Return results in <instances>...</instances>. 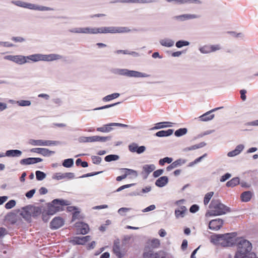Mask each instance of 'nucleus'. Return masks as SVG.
Segmentation results:
<instances>
[{
    "mask_svg": "<svg viewBox=\"0 0 258 258\" xmlns=\"http://www.w3.org/2000/svg\"><path fill=\"white\" fill-rule=\"evenodd\" d=\"M210 216H218L226 214L230 211L229 208L222 204L219 200H213L209 206Z\"/></svg>",
    "mask_w": 258,
    "mask_h": 258,
    "instance_id": "nucleus-1",
    "label": "nucleus"
},
{
    "mask_svg": "<svg viewBox=\"0 0 258 258\" xmlns=\"http://www.w3.org/2000/svg\"><path fill=\"white\" fill-rule=\"evenodd\" d=\"M70 204V202L67 200L55 199L47 206L46 214L49 215H53L56 212L63 210V207Z\"/></svg>",
    "mask_w": 258,
    "mask_h": 258,
    "instance_id": "nucleus-2",
    "label": "nucleus"
},
{
    "mask_svg": "<svg viewBox=\"0 0 258 258\" xmlns=\"http://www.w3.org/2000/svg\"><path fill=\"white\" fill-rule=\"evenodd\" d=\"M61 56L58 54H35L27 56V60H30L34 62L42 61H53L60 59Z\"/></svg>",
    "mask_w": 258,
    "mask_h": 258,
    "instance_id": "nucleus-3",
    "label": "nucleus"
},
{
    "mask_svg": "<svg viewBox=\"0 0 258 258\" xmlns=\"http://www.w3.org/2000/svg\"><path fill=\"white\" fill-rule=\"evenodd\" d=\"M212 239L215 243L223 246H229L232 244L233 239L230 234H217L213 236Z\"/></svg>",
    "mask_w": 258,
    "mask_h": 258,
    "instance_id": "nucleus-4",
    "label": "nucleus"
},
{
    "mask_svg": "<svg viewBox=\"0 0 258 258\" xmlns=\"http://www.w3.org/2000/svg\"><path fill=\"white\" fill-rule=\"evenodd\" d=\"M130 31V29L125 27H104L98 28V33H124Z\"/></svg>",
    "mask_w": 258,
    "mask_h": 258,
    "instance_id": "nucleus-5",
    "label": "nucleus"
},
{
    "mask_svg": "<svg viewBox=\"0 0 258 258\" xmlns=\"http://www.w3.org/2000/svg\"><path fill=\"white\" fill-rule=\"evenodd\" d=\"M13 3L17 6L24 8H27L30 10L38 11H50L52 10L49 7L39 6L33 4L25 3L21 1H17L13 2Z\"/></svg>",
    "mask_w": 258,
    "mask_h": 258,
    "instance_id": "nucleus-6",
    "label": "nucleus"
},
{
    "mask_svg": "<svg viewBox=\"0 0 258 258\" xmlns=\"http://www.w3.org/2000/svg\"><path fill=\"white\" fill-rule=\"evenodd\" d=\"M237 250L247 253H251L252 245L251 243L243 238H239L237 241Z\"/></svg>",
    "mask_w": 258,
    "mask_h": 258,
    "instance_id": "nucleus-7",
    "label": "nucleus"
},
{
    "mask_svg": "<svg viewBox=\"0 0 258 258\" xmlns=\"http://www.w3.org/2000/svg\"><path fill=\"white\" fill-rule=\"evenodd\" d=\"M29 143L33 146H51L56 145L58 144V142L50 140L31 139L29 141Z\"/></svg>",
    "mask_w": 258,
    "mask_h": 258,
    "instance_id": "nucleus-8",
    "label": "nucleus"
},
{
    "mask_svg": "<svg viewBox=\"0 0 258 258\" xmlns=\"http://www.w3.org/2000/svg\"><path fill=\"white\" fill-rule=\"evenodd\" d=\"M5 59L12 61L19 64H23L26 62H29L27 60V56L23 55H7L5 56Z\"/></svg>",
    "mask_w": 258,
    "mask_h": 258,
    "instance_id": "nucleus-9",
    "label": "nucleus"
},
{
    "mask_svg": "<svg viewBox=\"0 0 258 258\" xmlns=\"http://www.w3.org/2000/svg\"><path fill=\"white\" fill-rule=\"evenodd\" d=\"M121 126V127H127L128 125L124 124L119 123H110L109 124H107L104 125L103 126L100 127H98V131H100L101 132H109L111 131L112 128L111 126Z\"/></svg>",
    "mask_w": 258,
    "mask_h": 258,
    "instance_id": "nucleus-10",
    "label": "nucleus"
},
{
    "mask_svg": "<svg viewBox=\"0 0 258 258\" xmlns=\"http://www.w3.org/2000/svg\"><path fill=\"white\" fill-rule=\"evenodd\" d=\"M223 220L218 218L211 220L209 224V228L213 230H218L223 226Z\"/></svg>",
    "mask_w": 258,
    "mask_h": 258,
    "instance_id": "nucleus-11",
    "label": "nucleus"
},
{
    "mask_svg": "<svg viewBox=\"0 0 258 258\" xmlns=\"http://www.w3.org/2000/svg\"><path fill=\"white\" fill-rule=\"evenodd\" d=\"M220 107L218 108H215L214 109H213L203 114V115L199 116L198 118L199 120L202 121H208L210 120H211L214 118L215 115L214 114H212L213 112H214L219 109H220Z\"/></svg>",
    "mask_w": 258,
    "mask_h": 258,
    "instance_id": "nucleus-12",
    "label": "nucleus"
},
{
    "mask_svg": "<svg viewBox=\"0 0 258 258\" xmlns=\"http://www.w3.org/2000/svg\"><path fill=\"white\" fill-rule=\"evenodd\" d=\"M123 71V74L131 77L146 78L148 77L149 76V75L147 74L141 73L135 71H129L127 70H124Z\"/></svg>",
    "mask_w": 258,
    "mask_h": 258,
    "instance_id": "nucleus-13",
    "label": "nucleus"
},
{
    "mask_svg": "<svg viewBox=\"0 0 258 258\" xmlns=\"http://www.w3.org/2000/svg\"><path fill=\"white\" fill-rule=\"evenodd\" d=\"M75 227L78 233L85 234L89 231V226L83 222H78L76 223Z\"/></svg>",
    "mask_w": 258,
    "mask_h": 258,
    "instance_id": "nucleus-14",
    "label": "nucleus"
},
{
    "mask_svg": "<svg viewBox=\"0 0 258 258\" xmlns=\"http://www.w3.org/2000/svg\"><path fill=\"white\" fill-rule=\"evenodd\" d=\"M64 224V221L62 218L57 217L53 219L50 222V227L53 229H56L61 227Z\"/></svg>",
    "mask_w": 258,
    "mask_h": 258,
    "instance_id": "nucleus-15",
    "label": "nucleus"
},
{
    "mask_svg": "<svg viewBox=\"0 0 258 258\" xmlns=\"http://www.w3.org/2000/svg\"><path fill=\"white\" fill-rule=\"evenodd\" d=\"M237 250L234 258H258L254 253H247Z\"/></svg>",
    "mask_w": 258,
    "mask_h": 258,
    "instance_id": "nucleus-16",
    "label": "nucleus"
},
{
    "mask_svg": "<svg viewBox=\"0 0 258 258\" xmlns=\"http://www.w3.org/2000/svg\"><path fill=\"white\" fill-rule=\"evenodd\" d=\"M91 238L90 236H86L82 237H76L72 240L73 242L77 244H85L87 242L91 240Z\"/></svg>",
    "mask_w": 258,
    "mask_h": 258,
    "instance_id": "nucleus-17",
    "label": "nucleus"
},
{
    "mask_svg": "<svg viewBox=\"0 0 258 258\" xmlns=\"http://www.w3.org/2000/svg\"><path fill=\"white\" fill-rule=\"evenodd\" d=\"M20 215L26 221L29 222H31V215L29 206H26L22 208Z\"/></svg>",
    "mask_w": 258,
    "mask_h": 258,
    "instance_id": "nucleus-18",
    "label": "nucleus"
},
{
    "mask_svg": "<svg viewBox=\"0 0 258 258\" xmlns=\"http://www.w3.org/2000/svg\"><path fill=\"white\" fill-rule=\"evenodd\" d=\"M42 159L40 158H28L22 159L20 161V164L22 165H30L38 162H40Z\"/></svg>",
    "mask_w": 258,
    "mask_h": 258,
    "instance_id": "nucleus-19",
    "label": "nucleus"
},
{
    "mask_svg": "<svg viewBox=\"0 0 258 258\" xmlns=\"http://www.w3.org/2000/svg\"><path fill=\"white\" fill-rule=\"evenodd\" d=\"M97 30L95 28H77L74 29L72 32L77 33H91L94 34L96 33Z\"/></svg>",
    "mask_w": 258,
    "mask_h": 258,
    "instance_id": "nucleus-20",
    "label": "nucleus"
},
{
    "mask_svg": "<svg viewBox=\"0 0 258 258\" xmlns=\"http://www.w3.org/2000/svg\"><path fill=\"white\" fill-rule=\"evenodd\" d=\"M31 217H36L39 216L41 213V209L39 207H34L29 205Z\"/></svg>",
    "mask_w": 258,
    "mask_h": 258,
    "instance_id": "nucleus-21",
    "label": "nucleus"
},
{
    "mask_svg": "<svg viewBox=\"0 0 258 258\" xmlns=\"http://www.w3.org/2000/svg\"><path fill=\"white\" fill-rule=\"evenodd\" d=\"M252 193L250 191H244L241 194L240 198L242 202H247L250 200Z\"/></svg>",
    "mask_w": 258,
    "mask_h": 258,
    "instance_id": "nucleus-22",
    "label": "nucleus"
},
{
    "mask_svg": "<svg viewBox=\"0 0 258 258\" xmlns=\"http://www.w3.org/2000/svg\"><path fill=\"white\" fill-rule=\"evenodd\" d=\"M244 146L242 145H238L235 150L229 152L228 153V156L229 157H233L235 156L238 154H239L243 149Z\"/></svg>",
    "mask_w": 258,
    "mask_h": 258,
    "instance_id": "nucleus-23",
    "label": "nucleus"
},
{
    "mask_svg": "<svg viewBox=\"0 0 258 258\" xmlns=\"http://www.w3.org/2000/svg\"><path fill=\"white\" fill-rule=\"evenodd\" d=\"M168 179L166 176H162L159 178L155 182L156 186L158 187H163L168 182Z\"/></svg>",
    "mask_w": 258,
    "mask_h": 258,
    "instance_id": "nucleus-24",
    "label": "nucleus"
},
{
    "mask_svg": "<svg viewBox=\"0 0 258 258\" xmlns=\"http://www.w3.org/2000/svg\"><path fill=\"white\" fill-rule=\"evenodd\" d=\"M112 250L113 253L116 255L118 258H121L122 257V254L120 251V248L118 242H115L113 246Z\"/></svg>",
    "mask_w": 258,
    "mask_h": 258,
    "instance_id": "nucleus-25",
    "label": "nucleus"
},
{
    "mask_svg": "<svg viewBox=\"0 0 258 258\" xmlns=\"http://www.w3.org/2000/svg\"><path fill=\"white\" fill-rule=\"evenodd\" d=\"M21 154L22 152L18 150H10L6 153V155L8 157H19Z\"/></svg>",
    "mask_w": 258,
    "mask_h": 258,
    "instance_id": "nucleus-26",
    "label": "nucleus"
},
{
    "mask_svg": "<svg viewBox=\"0 0 258 258\" xmlns=\"http://www.w3.org/2000/svg\"><path fill=\"white\" fill-rule=\"evenodd\" d=\"M173 130L172 129H168L166 131H160L156 133V136L159 137H167L173 134Z\"/></svg>",
    "mask_w": 258,
    "mask_h": 258,
    "instance_id": "nucleus-27",
    "label": "nucleus"
},
{
    "mask_svg": "<svg viewBox=\"0 0 258 258\" xmlns=\"http://www.w3.org/2000/svg\"><path fill=\"white\" fill-rule=\"evenodd\" d=\"M155 166L154 164H146L143 167V172L148 175L155 169Z\"/></svg>",
    "mask_w": 258,
    "mask_h": 258,
    "instance_id": "nucleus-28",
    "label": "nucleus"
},
{
    "mask_svg": "<svg viewBox=\"0 0 258 258\" xmlns=\"http://www.w3.org/2000/svg\"><path fill=\"white\" fill-rule=\"evenodd\" d=\"M186 211V208L185 206H181L178 209L175 210V214L176 217H183Z\"/></svg>",
    "mask_w": 258,
    "mask_h": 258,
    "instance_id": "nucleus-29",
    "label": "nucleus"
},
{
    "mask_svg": "<svg viewBox=\"0 0 258 258\" xmlns=\"http://www.w3.org/2000/svg\"><path fill=\"white\" fill-rule=\"evenodd\" d=\"M240 180L238 177H234L226 183L227 187H234L239 184Z\"/></svg>",
    "mask_w": 258,
    "mask_h": 258,
    "instance_id": "nucleus-30",
    "label": "nucleus"
},
{
    "mask_svg": "<svg viewBox=\"0 0 258 258\" xmlns=\"http://www.w3.org/2000/svg\"><path fill=\"white\" fill-rule=\"evenodd\" d=\"M205 145H206V144L205 143L202 142L199 144L192 145L190 147L185 148L183 149V151L185 152H187V151H191V150H195L197 149L202 148L204 146H205Z\"/></svg>",
    "mask_w": 258,
    "mask_h": 258,
    "instance_id": "nucleus-31",
    "label": "nucleus"
},
{
    "mask_svg": "<svg viewBox=\"0 0 258 258\" xmlns=\"http://www.w3.org/2000/svg\"><path fill=\"white\" fill-rule=\"evenodd\" d=\"M119 96V94L117 93H113L110 95H108L103 98L104 101H109L114 99H115Z\"/></svg>",
    "mask_w": 258,
    "mask_h": 258,
    "instance_id": "nucleus-32",
    "label": "nucleus"
},
{
    "mask_svg": "<svg viewBox=\"0 0 258 258\" xmlns=\"http://www.w3.org/2000/svg\"><path fill=\"white\" fill-rule=\"evenodd\" d=\"M144 258H157L158 254L154 253L152 250L145 252L143 254Z\"/></svg>",
    "mask_w": 258,
    "mask_h": 258,
    "instance_id": "nucleus-33",
    "label": "nucleus"
},
{
    "mask_svg": "<svg viewBox=\"0 0 258 258\" xmlns=\"http://www.w3.org/2000/svg\"><path fill=\"white\" fill-rule=\"evenodd\" d=\"M186 160L182 159H179L172 162L171 164L174 168L180 166L185 163Z\"/></svg>",
    "mask_w": 258,
    "mask_h": 258,
    "instance_id": "nucleus-34",
    "label": "nucleus"
},
{
    "mask_svg": "<svg viewBox=\"0 0 258 258\" xmlns=\"http://www.w3.org/2000/svg\"><path fill=\"white\" fill-rule=\"evenodd\" d=\"M125 174L126 175V177L127 175H132L134 177H137L138 175V172L134 170L125 168Z\"/></svg>",
    "mask_w": 258,
    "mask_h": 258,
    "instance_id": "nucleus-35",
    "label": "nucleus"
},
{
    "mask_svg": "<svg viewBox=\"0 0 258 258\" xmlns=\"http://www.w3.org/2000/svg\"><path fill=\"white\" fill-rule=\"evenodd\" d=\"M96 137H82L80 138V141L81 142H92L96 141Z\"/></svg>",
    "mask_w": 258,
    "mask_h": 258,
    "instance_id": "nucleus-36",
    "label": "nucleus"
},
{
    "mask_svg": "<svg viewBox=\"0 0 258 258\" xmlns=\"http://www.w3.org/2000/svg\"><path fill=\"white\" fill-rule=\"evenodd\" d=\"M55 153L54 151H50L46 148H42L40 154L44 156H50Z\"/></svg>",
    "mask_w": 258,
    "mask_h": 258,
    "instance_id": "nucleus-37",
    "label": "nucleus"
},
{
    "mask_svg": "<svg viewBox=\"0 0 258 258\" xmlns=\"http://www.w3.org/2000/svg\"><path fill=\"white\" fill-rule=\"evenodd\" d=\"M187 130L186 128H181L175 132V135L176 137H180L186 134Z\"/></svg>",
    "mask_w": 258,
    "mask_h": 258,
    "instance_id": "nucleus-38",
    "label": "nucleus"
},
{
    "mask_svg": "<svg viewBox=\"0 0 258 258\" xmlns=\"http://www.w3.org/2000/svg\"><path fill=\"white\" fill-rule=\"evenodd\" d=\"M213 195L214 192L212 191L206 194L204 199V203L205 205H207L209 203Z\"/></svg>",
    "mask_w": 258,
    "mask_h": 258,
    "instance_id": "nucleus-39",
    "label": "nucleus"
},
{
    "mask_svg": "<svg viewBox=\"0 0 258 258\" xmlns=\"http://www.w3.org/2000/svg\"><path fill=\"white\" fill-rule=\"evenodd\" d=\"M74 164V161L73 159H65L62 165L65 167H71Z\"/></svg>",
    "mask_w": 258,
    "mask_h": 258,
    "instance_id": "nucleus-40",
    "label": "nucleus"
},
{
    "mask_svg": "<svg viewBox=\"0 0 258 258\" xmlns=\"http://www.w3.org/2000/svg\"><path fill=\"white\" fill-rule=\"evenodd\" d=\"M160 43L162 45L166 47H171L174 45V41L171 40H163Z\"/></svg>",
    "mask_w": 258,
    "mask_h": 258,
    "instance_id": "nucleus-41",
    "label": "nucleus"
},
{
    "mask_svg": "<svg viewBox=\"0 0 258 258\" xmlns=\"http://www.w3.org/2000/svg\"><path fill=\"white\" fill-rule=\"evenodd\" d=\"M119 158L118 155H109L105 157V160L106 162H110L112 161L117 160Z\"/></svg>",
    "mask_w": 258,
    "mask_h": 258,
    "instance_id": "nucleus-42",
    "label": "nucleus"
},
{
    "mask_svg": "<svg viewBox=\"0 0 258 258\" xmlns=\"http://www.w3.org/2000/svg\"><path fill=\"white\" fill-rule=\"evenodd\" d=\"M76 164L77 166H81L82 167H87L88 166V164L86 161H82L80 158L76 160Z\"/></svg>",
    "mask_w": 258,
    "mask_h": 258,
    "instance_id": "nucleus-43",
    "label": "nucleus"
},
{
    "mask_svg": "<svg viewBox=\"0 0 258 258\" xmlns=\"http://www.w3.org/2000/svg\"><path fill=\"white\" fill-rule=\"evenodd\" d=\"M172 161V159L169 157H165L159 160V163L160 165H163L165 163H171Z\"/></svg>",
    "mask_w": 258,
    "mask_h": 258,
    "instance_id": "nucleus-44",
    "label": "nucleus"
},
{
    "mask_svg": "<svg viewBox=\"0 0 258 258\" xmlns=\"http://www.w3.org/2000/svg\"><path fill=\"white\" fill-rule=\"evenodd\" d=\"M46 176L45 174L40 171H37L36 172V179L38 180H43Z\"/></svg>",
    "mask_w": 258,
    "mask_h": 258,
    "instance_id": "nucleus-45",
    "label": "nucleus"
},
{
    "mask_svg": "<svg viewBox=\"0 0 258 258\" xmlns=\"http://www.w3.org/2000/svg\"><path fill=\"white\" fill-rule=\"evenodd\" d=\"M123 2L129 3H147L151 1L150 0H123Z\"/></svg>",
    "mask_w": 258,
    "mask_h": 258,
    "instance_id": "nucleus-46",
    "label": "nucleus"
},
{
    "mask_svg": "<svg viewBox=\"0 0 258 258\" xmlns=\"http://www.w3.org/2000/svg\"><path fill=\"white\" fill-rule=\"evenodd\" d=\"M200 51L203 53H209L211 52L210 45H205L200 49Z\"/></svg>",
    "mask_w": 258,
    "mask_h": 258,
    "instance_id": "nucleus-47",
    "label": "nucleus"
},
{
    "mask_svg": "<svg viewBox=\"0 0 258 258\" xmlns=\"http://www.w3.org/2000/svg\"><path fill=\"white\" fill-rule=\"evenodd\" d=\"M189 43L186 41L179 40L176 43V46L178 48H181L184 46L188 45Z\"/></svg>",
    "mask_w": 258,
    "mask_h": 258,
    "instance_id": "nucleus-48",
    "label": "nucleus"
},
{
    "mask_svg": "<svg viewBox=\"0 0 258 258\" xmlns=\"http://www.w3.org/2000/svg\"><path fill=\"white\" fill-rule=\"evenodd\" d=\"M16 203L15 200H11L9 201L6 204L5 208L7 209H10L13 208L14 207H15L16 205Z\"/></svg>",
    "mask_w": 258,
    "mask_h": 258,
    "instance_id": "nucleus-49",
    "label": "nucleus"
},
{
    "mask_svg": "<svg viewBox=\"0 0 258 258\" xmlns=\"http://www.w3.org/2000/svg\"><path fill=\"white\" fill-rule=\"evenodd\" d=\"M116 53L117 54L119 53H123L124 54H131V55H134V54H138V53L135 51H128L127 50H118L116 51Z\"/></svg>",
    "mask_w": 258,
    "mask_h": 258,
    "instance_id": "nucleus-50",
    "label": "nucleus"
},
{
    "mask_svg": "<svg viewBox=\"0 0 258 258\" xmlns=\"http://www.w3.org/2000/svg\"><path fill=\"white\" fill-rule=\"evenodd\" d=\"M81 218V216L80 215V212L78 211H75L73 213V216H72V220L74 221L77 219H80Z\"/></svg>",
    "mask_w": 258,
    "mask_h": 258,
    "instance_id": "nucleus-51",
    "label": "nucleus"
},
{
    "mask_svg": "<svg viewBox=\"0 0 258 258\" xmlns=\"http://www.w3.org/2000/svg\"><path fill=\"white\" fill-rule=\"evenodd\" d=\"M160 244V241L158 239H154L151 241V246L153 247H158Z\"/></svg>",
    "mask_w": 258,
    "mask_h": 258,
    "instance_id": "nucleus-52",
    "label": "nucleus"
},
{
    "mask_svg": "<svg viewBox=\"0 0 258 258\" xmlns=\"http://www.w3.org/2000/svg\"><path fill=\"white\" fill-rule=\"evenodd\" d=\"M169 122H159L156 124V126L155 127V128L158 129L161 128H164L168 126H170V125H165V123H168Z\"/></svg>",
    "mask_w": 258,
    "mask_h": 258,
    "instance_id": "nucleus-53",
    "label": "nucleus"
},
{
    "mask_svg": "<svg viewBox=\"0 0 258 258\" xmlns=\"http://www.w3.org/2000/svg\"><path fill=\"white\" fill-rule=\"evenodd\" d=\"M19 105L21 106H29L31 104V102L29 100H21L18 102Z\"/></svg>",
    "mask_w": 258,
    "mask_h": 258,
    "instance_id": "nucleus-54",
    "label": "nucleus"
},
{
    "mask_svg": "<svg viewBox=\"0 0 258 258\" xmlns=\"http://www.w3.org/2000/svg\"><path fill=\"white\" fill-rule=\"evenodd\" d=\"M36 190L35 189H31L26 192V197L30 199L33 197L34 194L35 193Z\"/></svg>",
    "mask_w": 258,
    "mask_h": 258,
    "instance_id": "nucleus-55",
    "label": "nucleus"
},
{
    "mask_svg": "<svg viewBox=\"0 0 258 258\" xmlns=\"http://www.w3.org/2000/svg\"><path fill=\"white\" fill-rule=\"evenodd\" d=\"M12 40L15 42H22L25 40V39L22 37H13Z\"/></svg>",
    "mask_w": 258,
    "mask_h": 258,
    "instance_id": "nucleus-56",
    "label": "nucleus"
},
{
    "mask_svg": "<svg viewBox=\"0 0 258 258\" xmlns=\"http://www.w3.org/2000/svg\"><path fill=\"white\" fill-rule=\"evenodd\" d=\"M163 172V169H158L153 172V176L154 177H158L160 176Z\"/></svg>",
    "mask_w": 258,
    "mask_h": 258,
    "instance_id": "nucleus-57",
    "label": "nucleus"
},
{
    "mask_svg": "<svg viewBox=\"0 0 258 258\" xmlns=\"http://www.w3.org/2000/svg\"><path fill=\"white\" fill-rule=\"evenodd\" d=\"M129 150L130 151L132 152H137V150L138 149V146L135 144H133L130 145L128 147Z\"/></svg>",
    "mask_w": 258,
    "mask_h": 258,
    "instance_id": "nucleus-58",
    "label": "nucleus"
},
{
    "mask_svg": "<svg viewBox=\"0 0 258 258\" xmlns=\"http://www.w3.org/2000/svg\"><path fill=\"white\" fill-rule=\"evenodd\" d=\"M199 207L198 205H193L190 207V208L189 209V211L191 213H196L199 210Z\"/></svg>",
    "mask_w": 258,
    "mask_h": 258,
    "instance_id": "nucleus-59",
    "label": "nucleus"
},
{
    "mask_svg": "<svg viewBox=\"0 0 258 258\" xmlns=\"http://www.w3.org/2000/svg\"><path fill=\"white\" fill-rule=\"evenodd\" d=\"M133 185H134V184H128L123 185L122 186H120L119 188H118L116 189V191L119 192L125 188L131 187Z\"/></svg>",
    "mask_w": 258,
    "mask_h": 258,
    "instance_id": "nucleus-60",
    "label": "nucleus"
},
{
    "mask_svg": "<svg viewBox=\"0 0 258 258\" xmlns=\"http://www.w3.org/2000/svg\"><path fill=\"white\" fill-rule=\"evenodd\" d=\"M211 52L220 50L221 47L219 44L210 45Z\"/></svg>",
    "mask_w": 258,
    "mask_h": 258,
    "instance_id": "nucleus-61",
    "label": "nucleus"
},
{
    "mask_svg": "<svg viewBox=\"0 0 258 258\" xmlns=\"http://www.w3.org/2000/svg\"><path fill=\"white\" fill-rule=\"evenodd\" d=\"M231 175L230 173H226L225 174H224L221 177L220 181L224 182V181H226L227 179L231 177Z\"/></svg>",
    "mask_w": 258,
    "mask_h": 258,
    "instance_id": "nucleus-62",
    "label": "nucleus"
},
{
    "mask_svg": "<svg viewBox=\"0 0 258 258\" xmlns=\"http://www.w3.org/2000/svg\"><path fill=\"white\" fill-rule=\"evenodd\" d=\"M106 224L104 225H101L100 227H99V230L101 231H104L105 230H106V227L107 226L109 225L110 223V222L109 220H107L106 221Z\"/></svg>",
    "mask_w": 258,
    "mask_h": 258,
    "instance_id": "nucleus-63",
    "label": "nucleus"
},
{
    "mask_svg": "<svg viewBox=\"0 0 258 258\" xmlns=\"http://www.w3.org/2000/svg\"><path fill=\"white\" fill-rule=\"evenodd\" d=\"M240 97L241 98V99L243 101L245 100L246 99V91L245 90H240Z\"/></svg>",
    "mask_w": 258,
    "mask_h": 258,
    "instance_id": "nucleus-64",
    "label": "nucleus"
}]
</instances>
